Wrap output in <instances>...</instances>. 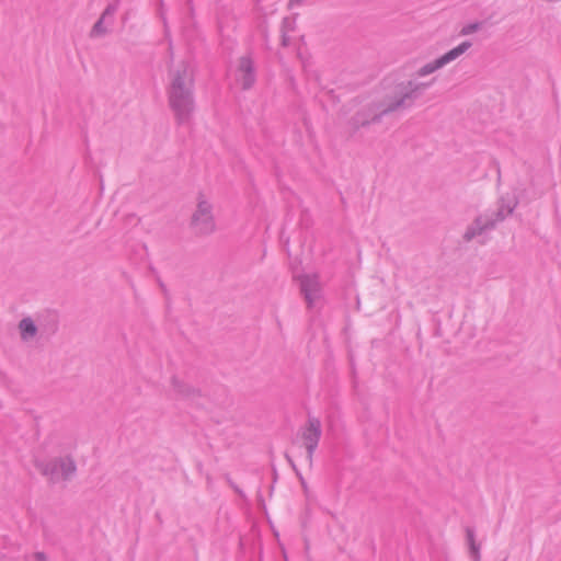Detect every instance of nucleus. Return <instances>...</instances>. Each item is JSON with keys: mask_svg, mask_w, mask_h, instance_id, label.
Returning <instances> with one entry per match:
<instances>
[{"mask_svg": "<svg viewBox=\"0 0 561 561\" xmlns=\"http://www.w3.org/2000/svg\"><path fill=\"white\" fill-rule=\"evenodd\" d=\"M193 71L182 65L173 73L170 101L179 118L184 119L193 110L192 99Z\"/></svg>", "mask_w": 561, "mask_h": 561, "instance_id": "obj_1", "label": "nucleus"}, {"mask_svg": "<svg viewBox=\"0 0 561 561\" xmlns=\"http://www.w3.org/2000/svg\"><path fill=\"white\" fill-rule=\"evenodd\" d=\"M35 467L53 483L71 479L77 470L71 458H35Z\"/></svg>", "mask_w": 561, "mask_h": 561, "instance_id": "obj_2", "label": "nucleus"}, {"mask_svg": "<svg viewBox=\"0 0 561 561\" xmlns=\"http://www.w3.org/2000/svg\"><path fill=\"white\" fill-rule=\"evenodd\" d=\"M190 227L195 234L207 236L216 230V222L210 203L199 197L195 210L192 214Z\"/></svg>", "mask_w": 561, "mask_h": 561, "instance_id": "obj_3", "label": "nucleus"}, {"mask_svg": "<svg viewBox=\"0 0 561 561\" xmlns=\"http://www.w3.org/2000/svg\"><path fill=\"white\" fill-rule=\"evenodd\" d=\"M320 437V424L317 421L309 422L301 433V444L307 453H312Z\"/></svg>", "mask_w": 561, "mask_h": 561, "instance_id": "obj_4", "label": "nucleus"}, {"mask_svg": "<svg viewBox=\"0 0 561 561\" xmlns=\"http://www.w3.org/2000/svg\"><path fill=\"white\" fill-rule=\"evenodd\" d=\"M236 79L240 82L243 89H248L252 85L254 81V76L252 62L249 59L242 58L239 60L238 68L236 71Z\"/></svg>", "mask_w": 561, "mask_h": 561, "instance_id": "obj_5", "label": "nucleus"}, {"mask_svg": "<svg viewBox=\"0 0 561 561\" xmlns=\"http://www.w3.org/2000/svg\"><path fill=\"white\" fill-rule=\"evenodd\" d=\"M286 462L293 467L305 488L304 471L310 470L312 458H285Z\"/></svg>", "mask_w": 561, "mask_h": 561, "instance_id": "obj_6", "label": "nucleus"}, {"mask_svg": "<svg viewBox=\"0 0 561 561\" xmlns=\"http://www.w3.org/2000/svg\"><path fill=\"white\" fill-rule=\"evenodd\" d=\"M470 46H471V44L469 42H463L460 45H458L457 47L450 49L449 51H447L446 54H444L443 56L439 57L442 64L445 66V65L454 61L455 59L460 57L462 54H465L470 48Z\"/></svg>", "mask_w": 561, "mask_h": 561, "instance_id": "obj_7", "label": "nucleus"}, {"mask_svg": "<svg viewBox=\"0 0 561 561\" xmlns=\"http://www.w3.org/2000/svg\"><path fill=\"white\" fill-rule=\"evenodd\" d=\"M301 288L305 291L306 298L311 300L319 289L317 277L309 275L304 276L301 279Z\"/></svg>", "mask_w": 561, "mask_h": 561, "instance_id": "obj_8", "label": "nucleus"}, {"mask_svg": "<svg viewBox=\"0 0 561 561\" xmlns=\"http://www.w3.org/2000/svg\"><path fill=\"white\" fill-rule=\"evenodd\" d=\"M19 328H20L22 337L25 340L33 337L36 333V327L31 319H23L20 322Z\"/></svg>", "mask_w": 561, "mask_h": 561, "instance_id": "obj_9", "label": "nucleus"}, {"mask_svg": "<svg viewBox=\"0 0 561 561\" xmlns=\"http://www.w3.org/2000/svg\"><path fill=\"white\" fill-rule=\"evenodd\" d=\"M442 67H444V65L442 64L440 59L437 58V59L424 65L423 67H421L417 70V76L419 77L428 76V75L433 73L434 71L440 69Z\"/></svg>", "mask_w": 561, "mask_h": 561, "instance_id": "obj_10", "label": "nucleus"}, {"mask_svg": "<svg viewBox=\"0 0 561 561\" xmlns=\"http://www.w3.org/2000/svg\"><path fill=\"white\" fill-rule=\"evenodd\" d=\"M466 535H467V541L470 547V552H471L474 561H480L479 546L476 543L474 530L472 528H467Z\"/></svg>", "mask_w": 561, "mask_h": 561, "instance_id": "obj_11", "label": "nucleus"}, {"mask_svg": "<svg viewBox=\"0 0 561 561\" xmlns=\"http://www.w3.org/2000/svg\"><path fill=\"white\" fill-rule=\"evenodd\" d=\"M477 30H478V24H470L462 28L461 34L468 35V34L476 32Z\"/></svg>", "mask_w": 561, "mask_h": 561, "instance_id": "obj_12", "label": "nucleus"}, {"mask_svg": "<svg viewBox=\"0 0 561 561\" xmlns=\"http://www.w3.org/2000/svg\"><path fill=\"white\" fill-rule=\"evenodd\" d=\"M33 558L35 559V561H47L46 554L44 552H41V551L35 552L33 554Z\"/></svg>", "mask_w": 561, "mask_h": 561, "instance_id": "obj_13", "label": "nucleus"}]
</instances>
